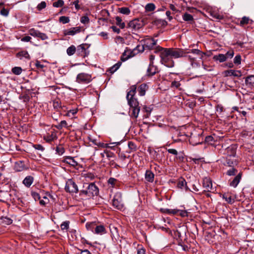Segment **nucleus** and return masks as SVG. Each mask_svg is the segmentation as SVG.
<instances>
[{
    "mask_svg": "<svg viewBox=\"0 0 254 254\" xmlns=\"http://www.w3.org/2000/svg\"><path fill=\"white\" fill-rule=\"evenodd\" d=\"M172 58H179L187 56L191 62L193 67L200 66L201 60L203 57L204 53L198 49H192L190 52H188V55H186V53L181 49L168 48Z\"/></svg>",
    "mask_w": 254,
    "mask_h": 254,
    "instance_id": "f257e3e1",
    "label": "nucleus"
},
{
    "mask_svg": "<svg viewBox=\"0 0 254 254\" xmlns=\"http://www.w3.org/2000/svg\"><path fill=\"white\" fill-rule=\"evenodd\" d=\"M177 187L178 188L182 190L184 189L186 190H189V188L187 186V183L186 180L183 178H180L178 179Z\"/></svg>",
    "mask_w": 254,
    "mask_h": 254,
    "instance_id": "4468645a",
    "label": "nucleus"
},
{
    "mask_svg": "<svg viewBox=\"0 0 254 254\" xmlns=\"http://www.w3.org/2000/svg\"><path fill=\"white\" fill-rule=\"evenodd\" d=\"M69 221H65L63 222L61 225V228L62 230L67 231L69 228Z\"/></svg>",
    "mask_w": 254,
    "mask_h": 254,
    "instance_id": "f704fd0d",
    "label": "nucleus"
},
{
    "mask_svg": "<svg viewBox=\"0 0 254 254\" xmlns=\"http://www.w3.org/2000/svg\"><path fill=\"white\" fill-rule=\"evenodd\" d=\"M158 72L157 66L153 65V64H149L147 69V74L148 75H154Z\"/></svg>",
    "mask_w": 254,
    "mask_h": 254,
    "instance_id": "aec40b11",
    "label": "nucleus"
},
{
    "mask_svg": "<svg viewBox=\"0 0 254 254\" xmlns=\"http://www.w3.org/2000/svg\"><path fill=\"white\" fill-rule=\"evenodd\" d=\"M166 212L168 214H176L179 213L182 217H186L188 215V212L186 210H180L179 209H166Z\"/></svg>",
    "mask_w": 254,
    "mask_h": 254,
    "instance_id": "9b49d317",
    "label": "nucleus"
},
{
    "mask_svg": "<svg viewBox=\"0 0 254 254\" xmlns=\"http://www.w3.org/2000/svg\"><path fill=\"white\" fill-rule=\"evenodd\" d=\"M116 23L119 26L121 29H123L126 27L125 22L122 21V19L119 16H116Z\"/></svg>",
    "mask_w": 254,
    "mask_h": 254,
    "instance_id": "c85d7f7f",
    "label": "nucleus"
},
{
    "mask_svg": "<svg viewBox=\"0 0 254 254\" xmlns=\"http://www.w3.org/2000/svg\"><path fill=\"white\" fill-rule=\"evenodd\" d=\"M63 161L73 167H75L78 165V162L74 160V158L70 156L65 157Z\"/></svg>",
    "mask_w": 254,
    "mask_h": 254,
    "instance_id": "dca6fc26",
    "label": "nucleus"
},
{
    "mask_svg": "<svg viewBox=\"0 0 254 254\" xmlns=\"http://www.w3.org/2000/svg\"><path fill=\"white\" fill-rule=\"evenodd\" d=\"M88 47L86 44H81L77 47V53L81 57H85L89 54Z\"/></svg>",
    "mask_w": 254,
    "mask_h": 254,
    "instance_id": "6e6552de",
    "label": "nucleus"
},
{
    "mask_svg": "<svg viewBox=\"0 0 254 254\" xmlns=\"http://www.w3.org/2000/svg\"><path fill=\"white\" fill-rule=\"evenodd\" d=\"M237 172V170L234 168H231L230 170H228L226 174L228 176H234L236 175V173Z\"/></svg>",
    "mask_w": 254,
    "mask_h": 254,
    "instance_id": "49530a36",
    "label": "nucleus"
},
{
    "mask_svg": "<svg viewBox=\"0 0 254 254\" xmlns=\"http://www.w3.org/2000/svg\"><path fill=\"white\" fill-rule=\"evenodd\" d=\"M31 195L35 201H37L40 199V194L36 192H31Z\"/></svg>",
    "mask_w": 254,
    "mask_h": 254,
    "instance_id": "8fccbe9b",
    "label": "nucleus"
},
{
    "mask_svg": "<svg viewBox=\"0 0 254 254\" xmlns=\"http://www.w3.org/2000/svg\"><path fill=\"white\" fill-rule=\"evenodd\" d=\"M31 39V38L30 36H27L23 37L21 40L23 42H29L30 41Z\"/></svg>",
    "mask_w": 254,
    "mask_h": 254,
    "instance_id": "69168bd1",
    "label": "nucleus"
},
{
    "mask_svg": "<svg viewBox=\"0 0 254 254\" xmlns=\"http://www.w3.org/2000/svg\"><path fill=\"white\" fill-rule=\"evenodd\" d=\"M128 146L129 148L132 150L135 149V146L134 143H133L131 141H129L128 142Z\"/></svg>",
    "mask_w": 254,
    "mask_h": 254,
    "instance_id": "052dcab7",
    "label": "nucleus"
},
{
    "mask_svg": "<svg viewBox=\"0 0 254 254\" xmlns=\"http://www.w3.org/2000/svg\"><path fill=\"white\" fill-rule=\"evenodd\" d=\"M105 153H106V156L108 159H110V158L113 157L114 156V153L109 152L108 151H106V150H105Z\"/></svg>",
    "mask_w": 254,
    "mask_h": 254,
    "instance_id": "6e6d98bb",
    "label": "nucleus"
},
{
    "mask_svg": "<svg viewBox=\"0 0 254 254\" xmlns=\"http://www.w3.org/2000/svg\"><path fill=\"white\" fill-rule=\"evenodd\" d=\"M16 57L21 59L22 58H25L27 59H30V56L28 52L25 51H22L18 52L16 54Z\"/></svg>",
    "mask_w": 254,
    "mask_h": 254,
    "instance_id": "bb28decb",
    "label": "nucleus"
},
{
    "mask_svg": "<svg viewBox=\"0 0 254 254\" xmlns=\"http://www.w3.org/2000/svg\"><path fill=\"white\" fill-rule=\"evenodd\" d=\"M3 221L5 222V223L7 225H9V224H11L12 222V221L11 219H10L8 218H6V217L4 218Z\"/></svg>",
    "mask_w": 254,
    "mask_h": 254,
    "instance_id": "e2e57ef3",
    "label": "nucleus"
},
{
    "mask_svg": "<svg viewBox=\"0 0 254 254\" xmlns=\"http://www.w3.org/2000/svg\"><path fill=\"white\" fill-rule=\"evenodd\" d=\"M236 146L232 145L228 147L226 150L227 157L235 158L236 154Z\"/></svg>",
    "mask_w": 254,
    "mask_h": 254,
    "instance_id": "9d476101",
    "label": "nucleus"
},
{
    "mask_svg": "<svg viewBox=\"0 0 254 254\" xmlns=\"http://www.w3.org/2000/svg\"><path fill=\"white\" fill-rule=\"evenodd\" d=\"M59 21L63 24H66L69 22V18L68 17L62 16L60 17Z\"/></svg>",
    "mask_w": 254,
    "mask_h": 254,
    "instance_id": "79ce46f5",
    "label": "nucleus"
},
{
    "mask_svg": "<svg viewBox=\"0 0 254 254\" xmlns=\"http://www.w3.org/2000/svg\"><path fill=\"white\" fill-rule=\"evenodd\" d=\"M87 187L85 190H83L80 191V195L84 196L87 197H91L97 195L99 192L98 187L94 184H86Z\"/></svg>",
    "mask_w": 254,
    "mask_h": 254,
    "instance_id": "7ed1b4c3",
    "label": "nucleus"
},
{
    "mask_svg": "<svg viewBox=\"0 0 254 254\" xmlns=\"http://www.w3.org/2000/svg\"><path fill=\"white\" fill-rule=\"evenodd\" d=\"M131 109V116L134 118H137L140 112V107L132 108Z\"/></svg>",
    "mask_w": 254,
    "mask_h": 254,
    "instance_id": "c756f323",
    "label": "nucleus"
},
{
    "mask_svg": "<svg viewBox=\"0 0 254 254\" xmlns=\"http://www.w3.org/2000/svg\"><path fill=\"white\" fill-rule=\"evenodd\" d=\"M183 19L184 21L190 22L193 20V16L191 14L187 12L184 13L183 15Z\"/></svg>",
    "mask_w": 254,
    "mask_h": 254,
    "instance_id": "2f4dec72",
    "label": "nucleus"
},
{
    "mask_svg": "<svg viewBox=\"0 0 254 254\" xmlns=\"http://www.w3.org/2000/svg\"><path fill=\"white\" fill-rule=\"evenodd\" d=\"M241 177L242 174L241 173H240L235 177L233 180L230 183V186L234 188H236L239 184L241 179Z\"/></svg>",
    "mask_w": 254,
    "mask_h": 254,
    "instance_id": "6ab92c4d",
    "label": "nucleus"
},
{
    "mask_svg": "<svg viewBox=\"0 0 254 254\" xmlns=\"http://www.w3.org/2000/svg\"><path fill=\"white\" fill-rule=\"evenodd\" d=\"M167 151L169 153L173 155H177L178 154V151L175 149H168Z\"/></svg>",
    "mask_w": 254,
    "mask_h": 254,
    "instance_id": "bf43d9fd",
    "label": "nucleus"
},
{
    "mask_svg": "<svg viewBox=\"0 0 254 254\" xmlns=\"http://www.w3.org/2000/svg\"><path fill=\"white\" fill-rule=\"evenodd\" d=\"M113 205L118 209H122L123 204L122 202V196L120 193H117L112 200Z\"/></svg>",
    "mask_w": 254,
    "mask_h": 254,
    "instance_id": "0eeeda50",
    "label": "nucleus"
},
{
    "mask_svg": "<svg viewBox=\"0 0 254 254\" xmlns=\"http://www.w3.org/2000/svg\"><path fill=\"white\" fill-rule=\"evenodd\" d=\"M234 63L236 64L239 65L241 63V56L240 55H237L234 59Z\"/></svg>",
    "mask_w": 254,
    "mask_h": 254,
    "instance_id": "a18cd8bd",
    "label": "nucleus"
},
{
    "mask_svg": "<svg viewBox=\"0 0 254 254\" xmlns=\"http://www.w3.org/2000/svg\"><path fill=\"white\" fill-rule=\"evenodd\" d=\"M64 1L63 0H58L53 3V5L55 7H60L64 5Z\"/></svg>",
    "mask_w": 254,
    "mask_h": 254,
    "instance_id": "a19ab883",
    "label": "nucleus"
},
{
    "mask_svg": "<svg viewBox=\"0 0 254 254\" xmlns=\"http://www.w3.org/2000/svg\"><path fill=\"white\" fill-rule=\"evenodd\" d=\"M56 152L59 155H62V154H63L64 153V148L63 147H62V146H58L56 148Z\"/></svg>",
    "mask_w": 254,
    "mask_h": 254,
    "instance_id": "603ef678",
    "label": "nucleus"
},
{
    "mask_svg": "<svg viewBox=\"0 0 254 254\" xmlns=\"http://www.w3.org/2000/svg\"><path fill=\"white\" fill-rule=\"evenodd\" d=\"M158 51L160 52L161 63L167 67H173L174 66V62L168 49L159 47Z\"/></svg>",
    "mask_w": 254,
    "mask_h": 254,
    "instance_id": "f03ea898",
    "label": "nucleus"
},
{
    "mask_svg": "<svg viewBox=\"0 0 254 254\" xmlns=\"http://www.w3.org/2000/svg\"><path fill=\"white\" fill-rule=\"evenodd\" d=\"M81 28L80 27H72L69 29H65L63 31L64 35H71L73 36L75 34L78 33L80 32Z\"/></svg>",
    "mask_w": 254,
    "mask_h": 254,
    "instance_id": "1a4fd4ad",
    "label": "nucleus"
},
{
    "mask_svg": "<svg viewBox=\"0 0 254 254\" xmlns=\"http://www.w3.org/2000/svg\"><path fill=\"white\" fill-rule=\"evenodd\" d=\"M46 6V3L45 1H42L39 4H38L37 6V8L38 10H41L44 8H45Z\"/></svg>",
    "mask_w": 254,
    "mask_h": 254,
    "instance_id": "de8ad7c7",
    "label": "nucleus"
},
{
    "mask_svg": "<svg viewBox=\"0 0 254 254\" xmlns=\"http://www.w3.org/2000/svg\"><path fill=\"white\" fill-rule=\"evenodd\" d=\"M145 178L148 182H153L154 181V175L151 171L147 170L145 173Z\"/></svg>",
    "mask_w": 254,
    "mask_h": 254,
    "instance_id": "4be33fe9",
    "label": "nucleus"
},
{
    "mask_svg": "<svg viewBox=\"0 0 254 254\" xmlns=\"http://www.w3.org/2000/svg\"><path fill=\"white\" fill-rule=\"evenodd\" d=\"M34 181V178L31 176H28L23 181V184L27 188H29Z\"/></svg>",
    "mask_w": 254,
    "mask_h": 254,
    "instance_id": "a211bd4d",
    "label": "nucleus"
},
{
    "mask_svg": "<svg viewBox=\"0 0 254 254\" xmlns=\"http://www.w3.org/2000/svg\"><path fill=\"white\" fill-rule=\"evenodd\" d=\"M122 63L120 62H118L113 66L110 68L109 71L111 73H113L115 72L121 66Z\"/></svg>",
    "mask_w": 254,
    "mask_h": 254,
    "instance_id": "72a5a7b5",
    "label": "nucleus"
},
{
    "mask_svg": "<svg viewBox=\"0 0 254 254\" xmlns=\"http://www.w3.org/2000/svg\"><path fill=\"white\" fill-rule=\"evenodd\" d=\"M119 12L122 14L128 15L130 13V10L128 7H123L119 8Z\"/></svg>",
    "mask_w": 254,
    "mask_h": 254,
    "instance_id": "c9c22d12",
    "label": "nucleus"
},
{
    "mask_svg": "<svg viewBox=\"0 0 254 254\" xmlns=\"http://www.w3.org/2000/svg\"><path fill=\"white\" fill-rule=\"evenodd\" d=\"M155 8L154 4L152 3H148L145 6V10L147 11H152Z\"/></svg>",
    "mask_w": 254,
    "mask_h": 254,
    "instance_id": "58836bf2",
    "label": "nucleus"
},
{
    "mask_svg": "<svg viewBox=\"0 0 254 254\" xmlns=\"http://www.w3.org/2000/svg\"><path fill=\"white\" fill-rule=\"evenodd\" d=\"M136 87L135 85H132L130 88V90L127 92V98H133L136 93Z\"/></svg>",
    "mask_w": 254,
    "mask_h": 254,
    "instance_id": "5701e85b",
    "label": "nucleus"
},
{
    "mask_svg": "<svg viewBox=\"0 0 254 254\" xmlns=\"http://www.w3.org/2000/svg\"><path fill=\"white\" fill-rule=\"evenodd\" d=\"M223 198L226 201H227L228 203L230 204H232L235 201L234 198L228 193L223 194Z\"/></svg>",
    "mask_w": 254,
    "mask_h": 254,
    "instance_id": "cd10ccee",
    "label": "nucleus"
},
{
    "mask_svg": "<svg viewBox=\"0 0 254 254\" xmlns=\"http://www.w3.org/2000/svg\"><path fill=\"white\" fill-rule=\"evenodd\" d=\"M213 58L215 60L218 61L221 63L225 62L226 60V56L225 55L221 54L215 56Z\"/></svg>",
    "mask_w": 254,
    "mask_h": 254,
    "instance_id": "7c9ffc66",
    "label": "nucleus"
},
{
    "mask_svg": "<svg viewBox=\"0 0 254 254\" xmlns=\"http://www.w3.org/2000/svg\"><path fill=\"white\" fill-rule=\"evenodd\" d=\"M34 147L36 149L38 150H41L42 151H44V148L41 144H35L34 145Z\"/></svg>",
    "mask_w": 254,
    "mask_h": 254,
    "instance_id": "5fc2aeb1",
    "label": "nucleus"
},
{
    "mask_svg": "<svg viewBox=\"0 0 254 254\" xmlns=\"http://www.w3.org/2000/svg\"><path fill=\"white\" fill-rule=\"evenodd\" d=\"M95 233L97 234L102 235L106 233V229L103 225H98L95 229Z\"/></svg>",
    "mask_w": 254,
    "mask_h": 254,
    "instance_id": "a878e982",
    "label": "nucleus"
},
{
    "mask_svg": "<svg viewBox=\"0 0 254 254\" xmlns=\"http://www.w3.org/2000/svg\"><path fill=\"white\" fill-rule=\"evenodd\" d=\"M156 22L157 24L161 25H166L167 24V22L164 20L158 19Z\"/></svg>",
    "mask_w": 254,
    "mask_h": 254,
    "instance_id": "13d9d810",
    "label": "nucleus"
},
{
    "mask_svg": "<svg viewBox=\"0 0 254 254\" xmlns=\"http://www.w3.org/2000/svg\"><path fill=\"white\" fill-rule=\"evenodd\" d=\"M234 52L233 50H229L228 51L226 55H225L226 56V59L227 58H232L233 56H234Z\"/></svg>",
    "mask_w": 254,
    "mask_h": 254,
    "instance_id": "3c124183",
    "label": "nucleus"
},
{
    "mask_svg": "<svg viewBox=\"0 0 254 254\" xmlns=\"http://www.w3.org/2000/svg\"><path fill=\"white\" fill-rule=\"evenodd\" d=\"M37 38H39L42 40H45L47 39L48 38V37L47 36L46 34L40 32Z\"/></svg>",
    "mask_w": 254,
    "mask_h": 254,
    "instance_id": "864d4df0",
    "label": "nucleus"
},
{
    "mask_svg": "<svg viewBox=\"0 0 254 254\" xmlns=\"http://www.w3.org/2000/svg\"><path fill=\"white\" fill-rule=\"evenodd\" d=\"M0 14L3 16H7L8 14V11L5 8H2L0 11Z\"/></svg>",
    "mask_w": 254,
    "mask_h": 254,
    "instance_id": "4d7b16f0",
    "label": "nucleus"
},
{
    "mask_svg": "<svg viewBox=\"0 0 254 254\" xmlns=\"http://www.w3.org/2000/svg\"><path fill=\"white\" fill-rule=\"evenodd\" d=\"M117 181V180L113 178H110L109 180H108V183L110 184H111V185H114L115 182Z\"/></svg>",
    "mask_w": 254,
    "mask_h": 254,
    "instance_id": "774afa93",
    "label": "nucleus"
},
{
    "mask_svg": "<svg viewBox=\"0 0 254 254\" xmlns=\"http://www.w3.org/2000/svg\"><path fill=\"white\" fill-rule=\"evenodd\" d=\"M147 85L145 84H141L138 88L137 91L140 96H144L145 94Z\"/></svg>",
    "mask_w": 254,
    "mask_h": 254,
    "instance_id": "393cba45",
    "label": "nucleus"
},
{
    "mask_svg": "<svg viewBox=\"0 0 254 254\" xmlns=\"http://www.w3.org/2000/svg\"><path fill=\"white\" fill-rule=\"evenodd\" d=\"M80 22L83 24H87L89 22V19L87 16H83L81 17Z\"/></svg>",
    "mask_w": 254,
    "mask_h": 254,
    "instance_id": "09e8293b",
    "label": "nucleus"
},
{
    "mask_svg": "<svg viewBox=\"0 0 254 254\" xmlns=\"http://www.w3.org/2000/svg\"><path fill=\"white\" fill-rule=\"evenodd\" d=\"M232 157H226V162L224 163V165L229 167H232L234 165L237 164V161L236 159H231Z\"/></svg>",
    "mask_w": 254,
    "mask_h": 254,
    "instance_id": "412c9836",
    "label": "nucleus"
},
{
    "mask_svg": "<svg viewBox=\"0 0 254 254\" xmlns=\"http://www.w3.org/2000/svg\"><path fill=\"white\" fill-rule=\"evenodd\" d=\"M111 28L113 30V31L117 33H119L120 32V30L119 28H117L116 26H112L111 27Z\"/></svg>",
    "mask_w": 254,
    "mask_h": 254,
    "instance_id": "338daca9",
    "label": "nucleus"
},
{
    "mask_svg": "<svg viewBox=\"0 0 254 254\" xmlns=\"http://www.w3.org/2000/svg\"><path fill=\"white\" fill-rule=\"evenodd\" d=\"M40 33V31L37 30H35L34 28L30 29L29 30V33L30 35L32 36L35 37H38L39 33Z\"/></svg>",
    "mask_w": 254,
    "mask_h": 254,
    "instance_id": "e433bc0d",
    "label": "nucleus"
},
{
    "mask_svg": "<svg viewBox=\"0 0 254 254\" xmlns=\"http://www.w3.org/2000/svg\"><path fill=\"white\" fill-rule=\"evenodd\" d=\"M145 46L148 49H151L156 44L157 41L153 38H147L145 40Z\"/></svg>",
    "mask_w": 254,
    "mask_h": 254,
    "instance_id": "f3484780",
    "label": "nucleus"
},
{
    "mask_svg": "<svg viewBox=\"0 0 254 254\" xmlns=\"http://www.w3.org/2000/svg\"><path fill=\"white\" fill-rule=\"evenodd\" d=\"M245 84L248 87L252 88L254 87V75L247 76L245 78Z\"/></svg>",
    "mask_w": 254,
    "mask_h": 254,
    "instance_id": "2eb2a0df",
    "label": "nucleus"
},
{
    "mask_svg": "<svg viewBox=\"0 0 254 254\" xmlns=\"http://www.w3.org/2000/svg\"><path fill=\"white\" fill-rule=\"evenodd\" d=\"M76 51V49L75 47L73 45H71L67 49L66 53L68 56H72L75 53Z\"/></svg>",
    "mask_w": 254,
    "mask_h": 254,
    "instance_id": "473e14b6",
    "label": "nucleus"
},
{
    "mask_svg": "<svg viewBox=\"0 0 254 254\" xmlns=\"http://www.w3.org/2000/svg\"><path fill=\"white\" fill-rule=\"evenodd\" d=\"M250 20V19L249 17H246V16H244L242 18L241 20L240 21V24L241 26H243L245 24H247L249 23Z\"/></svg>",
    "mask_w": 254,
    "mask_h": 254,
    "instance_id": "ea45409f",
    "label": "nucleus"
},
{
    "mask_svg": "<svg viewBox=\"0 0 254 254\" xmlns=\"http://www.w3.org/2000/svg\"><path fill=\"white\" fill-rule=\"evenodd\" d=\"M203 187L205 189V191H210L212 190V184L210 179L205 178L203 180Z\"/></svg>",
    "mask_w": 254,
    "mask_h": 254,
    "instance_id": "f8f14e48",
    "label": "nucleus"
},
{
    "mask_svg": "<svg viewBox=\"0 0 254 254\" xmlns=\"http://www.w3.org/2000/svg\"><path fill=\"white\" fill-rule=\"evenodd\" d=\"M142 27L141 21L138 19H134L130 21L127 25V28L131 30L132 31H136Z\"/></svg>",
    "mask_w": 254,
    "mask_h": 254,
    "instance_id": "423d86ee",
    "label": "nucleus"
},
{
    "mask_svg": "<svg viewBox=\"0 0 254 254\" xmlns=\"http://www.w3.org/2000/svg\"><path fill=\"white\" fill-rule=\"evenodd\" d=\"M12 72L15 75H19L22 72V68L20 67L16 66L12 68Z\"/></svg>",
    "mask_w": 254,
    "mask_h": 254,
    "instance_id": "4c0bfd02",
    "label": "nucleus"
},
{
    "mask_svg": "<svg viewBox=\"0 0 254 254\" xmlns=\"http://www.w3.org/2000/svg\"><path fill=\"white\" fill-rule=\"evenodd\" d=\"M91 80V75L88 73H80L76 77V81L80 83H88Z\"/></svg>",
    "mask_w": 254,
    "mask_h": 254,
    "instance_id": "39448f33",
    "label": "nucleus"
},
{
    "mask_svg": "<svg viewBox=\"0 0 254 254\" xmlns=\"http://www.w3.org/2000/svg\"><path fill=\"white\" fill-rule=\"evenodd\" d=\"M36 66L39 69H42L44 67L43 64H42L40 62L37 61L35 63Z\"/></svg>",
    "mask_w": 254,
    "mask_h": 254,
    "instance_id": "680f3d73",
    "label": "nucleus"
},
{
    "mask_svg": "<svg viewBox=\"0 0 254 254\" xmlns=\"http://www.w3.org/2000/svg\"><path fill=\"white\" fill-rule=\"evenodd\" d=\"M66 126H67L66 122L64 120V121H61L59 125L56 126V127L58 129H61L63 127H66Z\"/></svg>",
    "mask_w": 254,
    "mask_h": 254,
    "instance_id": "c03bdc74",
    "label": "nucleus"
},
{
    "mask_svg": "<svg viewBox=\"0 0 254 254\" xmlns=\"http://www.w3.org/2000/svg\"><path fill=\"white\" fill-rule=\"evenodd\" d=\"M127 100L128 101V103L130 107L131 108L137 107H139L138 102L135 98H129V99L128 98V99H127Z\"/></svg>",
    "mask_w": 254,
    "mask_h": 254,
    "instance_id": "b1692460",
    "label": "nucleus"
},
{
    "mask_svg": "<svg viewBox=\"0 0 254 254\" xmlns=\"http://www.w3.org/2000/svg\"><path fill=\"white\" fill-rule=\"evenodd\" d=\"M65 190L69 193H77L78 191L77 185L72 179H68L66 181Z\"/></svg>",
    "mask_w": 254,
    "mask_h": 254,
    "instance_id": "20e7f679",
    "label": "nucleus"
},
{
    "mask_svg": "<svg viewBox=\"0 0 254 254\" xmlns=\"http://www.w3.org/2000/svg\"><path fill=\"white\" fill-rule=\"evenodd\" d=\"M213 17L217 19H222L223 17L222 15L215 13L213 15L212 14Z\"/></svg>",
    "mask_w": 254,
    "mask_h": 254,
    "instance_id": "0e129e2a",
    "label": "nucleus"
},
{
    "mask_svg": "<svg viewBox=\"0 0 254 254\" xmlns=\"http://www.w3.org/2000/svg\"><path fill=\"white\" fill-rule=\"evenodd\" d=\"M225 76H234L235 77H240L242 75L241 72L239 70H235L233 69L225 70L224 71Z\"/></svg>",
    "mask_w": 254,
    "mask_h": 254,
    "instance_id": "ddd939ff",
    "label": "nucleus"
},
{
    "mask_svg": "<svg viewBox=\"0 0 254 254\" xmlns=\"http://www.w3.org/2000/svg\"><path fill=\"white\" fill-rule=\"evenodd\" d=\"M180 86V82L175 80L172 81L171 84V87L175 89H179Z\"/></svg>",
    "mask_w": 254,
    "mask_h": 254,
    "instance_id": "37998d69",
    "label": "nucleus"
}]
</instances>
